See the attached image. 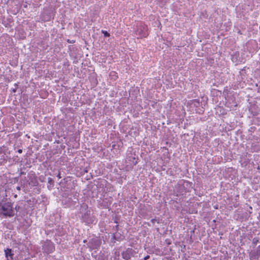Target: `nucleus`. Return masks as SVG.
I'll return each mask as SVG.
<instances>
[{
	"mask_svg": "<svg viewBox=\"0 0 260 260\" xmlns=\"http://www.w3.org/2000/svg\"><path fill=\"white\" fill-rule=\"evenodd\" d=\"M0 215L5 217H12L15 215L13 203L10 201L0 203Z\"/></svg>",
	"mask_w": 260,
	"mask_h": 260,
	"instance_id": "f257e3e1",
	"label": "nucleus"
},
{
	"mask_svg": "<svg viewBox=\"0 0 260 260\" xmlns=\"http://www.w3.org/2000/svg\"><path fill=\"white\" fill-rule=\"evenodd\" d=\"M192 188V183L188 181L182 180L175 186L176 196L185 194L186 192H190Z\"/></svg>",
	"mask_w": 260,
	"mask_h": 260,
	"instance_id": "f03ea898",
	"label": "nucleus"
},
{
	"mask_svg": "<svg viewBox=\"0 0 260 260\" xmlns=\"http://www.w3.org/2000/svg\"><path fill=\"white\" fill-rule=\"evenodd\" d=\"M42 250L44 253H51L55 250L54 245L51 241L47 240L42 242Z\"/></svg>",
	"mask_w": 260,
	"mask_h": 260,
	"instance_id": "7ed1b4c3",
	"label": "nucleus"
},
{
	"mask_svg": "<svg viewBox=\"0 0 260 260\" xmlns=\"http://www.w3.org/2000/svg\"><path fill=\"white\" fill-rule=\"evenodd\" d=\"M82 221L87 225L92 224L95 221L94 216L90 214V212L81 215Z\"/></svg>",
	"mask_w": 260,
	"mask_h": 260,
	"instance_id": "20e7f679",
	"label": "nucleus"
},
{
	"mask_svg": "<svg viewBox=\"0 0 260 260\" xmlns=\"http://www.w3.org/2000/svg\"><path fill=\"white\" fill-rule=\"evenodd\" d=\"M135 253L136 252L134 249L131 248H128L122 252L121 255L123 259L129 260L132 256H134Z\"/></svg>",
	"mask_w": 260,
	"mask_h": 260,
	"instance_id": "39448f33",
	"label": "nucleus"
},
{
	"mask_svg": "<svg viewBox=\"0 0 260 260\" xmlns=\"http://www.w3.org/2000/svg\"><path fill=\"white\" fill-rule=\"evenodd\" d=\"M112 202L111 198H104L101 203H99L100 206L105 209L109 208Z\"/></svg>",
	"mask_w": 260,
	"mask_h": 260,
	"instance_id": "423d86ee",
	"label": "nucleus"
},
{
	"mask_svg": "<svg viewBox=\"0 0 260 260\" xmlns=\"http://www.w3.org/2000/svg\"><path fill=\"white\" fill-rule=\"evenodd\" d=\"M5 253L7 260H13V256L14 255L12 249L7 248L5 250Z\"/></svg>",
	"mask_w": 260,
	"mask_h": 260,
	"instance_id": "0eeeda50",
	"label": "nucleus"
},
{
	"mask_svg": "<svg viewBox=\"0 0 260 260\" xmlns=\"http://www.w3.org/2000/svg\"><path fill=\"white\" fill-rule=\"evenodd\" d=\"M90 212V211L88 210V207L87 204H83L81 205L80 208V213L82 214H85Z\"/></svg>",
	"mask_w": 260,
	"mask_h": 260,
	"instance_id": "6e6552de",
	"label": "nucleus"
},
{
	"mask_svg": "<svg viewBox=\"0 0 260 260\" xmlns=\"http://www.w3.org/2000/svg\"><path fill=\"white\" fill-rule=\"evenodd\" d=\"M48 183L49 185H48V188L49 190L52 189L54 186V180L51 178L49 177L48 178Z\"/></svg>",
	"mask_w": 260,
	"mask_h": 260,
	"instance_id": "1a4fd4ad",
	"label": "nucleus"
},
{
	"mask_svg": "<svg viewBox=\"0 0 260 260\" xmlns=\"http://www.w3.org/2000/svg\"><path fill=\"white\" fill-rule=\"evenodd\" d=\"M257 249H257V250L256 252L255 255H253L254 254H252L251 255L250 259H251V258H252V257H254L255 258V256H258L260 255V245H259L258 246Z\"/></svg>",
	"mask_w": 260,
	"mask_h": 260,
	"instance_id": "9d476101",
	"label": "nucleus"
},
{
	"mask_svg": "<svg viewBox=\"0 0 260 260\" xmlns=\"http://www.w3.org/2000/svg\"><path fill=\"white\" fill-rule=\"evenodd\" d=\"M259 240L258 239V238H254L253 239H252V245H253V247H255L258 243Z\"/></svg>",
	"mask_w": 260,
	"mask_h": 260,
	"instance_id": "9b49d317",
	"label": "nucleus"
},
{
	"mask_svg": "<svg viewBox=\"0 0 260 260\" xmlns=\"http://www.w3.org/2000/svg\"><path fill=\"white\" fill-rule=\"evenodd\" d=\"M102 33L103 34H104V37H108L110 36V34L106 30H102Z\"/></svg>",
	"mask_w": 260,
	"mask_h": 260,
	"instance_id": "f8f14e48",
	"label": "nucleus"
},
{
	"mask_svg": "<svg viewBox=\"0 0 260 260\" xmlns=\"http://www.w3.org/2000/svg\"><path fill=\"white\" fill-rule=\"evenodd\" d=\"M111 240L113 242H115V241L118 240V239L117 238L115 234H113Z\"/></svg>",
	"mask_w": 260,
	"mask_h": 260,
	"instance_id": "ddd939ff",
	"label": "nucleus"
},
{
	"mask_svg": "<svg viewBox=\"0 0 260 260\" xmlns=\"http://www.w3.org/2000/svg\"><path fill=\"white\" fill-rule=\"evenodd\" d=\"M150 257V256L147 255V256H146L144 258V260H147L148 259H149Z\"/></svg>",
	"mask_w": 260,
	"mask_h": 260,
	"instance_id": "4468645a",
	"label": "nucleus"
},
{
	"mask_svg": "<svg viewBox=\"0 0 260 260\" xmlns=\"http://www.w3.org/2000/svg\"><path fill=\"white\" fill-rule=\"evenodd\" d=\"M57 177L59 179H60L61 178V174L60 173H58V174L57 175Z\"/></svg>",
	"mask_w": 260,
	"mask_h": 260,
	"instance_id": "2eb2a0df",
	"label": "nucleus"
},
{
	"mask_svg": "<svg viewBox=\"0 0 260 260\" xmlns=\"http://www.w3.org/2000/svg\"><path fill=\"white\" fill-rule=\"evenodd\" d=\"M17 152L19 153H21L22 152V150L21 149H19L17 150Z\"/></svg>",
	"mask_w": 260,
	"mask_h": 260,
	"instance_id": "dca6fc26",
	"label": "nucleus"
},
{
	"mask_svg": "<svg viewBox=\"0 0 260 260\" xmlns=\"http://www.w3.org/2000/svg\"><path fill=\"white\" fill-rule=\"evenodd\" d=\"M155 221H156V219H152L151 220V222L152 223H153V224L155 223Z\"/></svg>",
	"mask_w": 260,
	"mask_h": 260,
	"instance_id": "f3484780",
	"label": "nucleus"
},
{
	"mask_svg": "<svg viewBox=\"0 0 260 260\" xmlns=\"http://www.w3.org/2000/svg\"><path fill=\"white\" fill-rule=\"evenodd\" d=\"M16 189L18 190H20L21 189V187L20 186H17L16 187Z\"/></svg>",
	"mask_w": 260,
	"mask_h": 260,
	"instance_id": "a211bd4d",
	"label": "nucleus"
},
{
	"mask_svg": "<svg viewBox=\"0 0 260 260\" xmlns=\"http://www.w3.org/2000/svg\"><path fill=\"white\" fill-rule=\"evenodd\" d=\"M12 91H13V92H15L16 91V88H13V89H12Z\"/></svg>",
	"mask_w": 260,
	"mask_h": 260,
	"instance_id": "6ab92c4d",
	"label": "nucleus"
},
{
	"mask_svg": "<svg viewBox=\"0 0 260 260\" xmlns=\"http://www.w3.org/2000/svg\"><path fill=\"white\" fill-rule=\"evenodd\" d=\"M115 229L117 231H118V224H117L116 226H115Z\"/></svg>",
	"mask_w": 260,
	"mask_h": 260,
	"instance_id": "aec40b11",
	"label": "nucleus"
},
{
	"mask_svg": "<svg viewBox=\"0 0 260 260\" xmlns=\"http://www.w3.org/2000/svg\"><path fill=\"white\" fill-rule=\"evenodd\" d=\"M68 42H70V43H71L73 42H72V41H69V40H68Z\"/></svg>",
	"mask_w": 260,
	"mask_h": 260,
	"instance_id": "412c9836",
	"label": "nucleus"
},
{
	"mask_svg": "<svg viewBox=\"0 0 260 260\" xmlns=\"http://www.w3.org/2000/svg\"><path fill=\"white\" fill-rule=\"evenodd\" d=\"M15 86H17V84L16 83L15 84Z\"/></svg>",
	"mask_w": 260,
	"mask_h": 260,
	"instance_id": "4be33fe9",
	"label": "nucleus"
},
{
	"mask_svg": "<svg viewBox=\"0 0 260 260\" xmlns=\"http://www.w3.org/2000/svg\"><path fill=\"white\" fill-rule=\"evenodd\" d=\"M14 197H15V198H16V197H17V195H16H16H15Z\"/></svg>",
	"mask_w": 260,
	"mask_h": 260,
	"instance_id": "5701e85b",
	"label": "nucleus"
}]
</instances>
